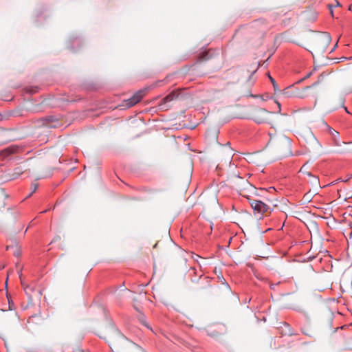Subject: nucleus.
<instances>
[{"label": "nucleus", "instance_id": "obj_1", "mask_svg": "<svg viewBox=\"0 0 352 352\" xmlns=\"http://www.w3.org/2000/svg\"><path fill=\"white\" fill-rule=\"evenodd\" d=\"M98 336L109 343L116 352H145L135 343L129 340L114 327H106Z\"/></svg>", "mask_w": 352, "mask_h": 352}, {"label": "nucleus", "instance_id": "obj_2", "mask_svg": "<svg viewBox=\"0 0 352 352\" xmlns=\"http://www.w3.org/2000/svg\"><path fill=\"white\" fill-rule=\"evenodd\" d=\"M331 42V36L327 32H310L305 38V47L313 56H321Z\"/></svg>", "mask_w": 352, "mask_h": 352}, {"label": "nucleus", "instance_id": "obj_3", "mask_svg": "<svg viewBox=\"0 0 352 352\" xmlns=\"http://www.w3.org/2000/svg\"><path fill=\"white\" fill-rule=\"evenodd\" d=\"M10 311L0 312V338L6 340L16 333L19 324V318L17 313L11 309Z\"/></svg>", "mask_w": 352, "mask_h": 352}, {"label": "nucleus", "instance_id": "obj_4", "mask_svg": "<svg viewBox=\"0 0 352 352\" xmlns=\"http://www.w3.org/2000/svg\"><path fill=\"white\" fill-rule=\"evenodd\" d=\"M270 144L272 146L270 156L266 158L265 162L279 160L292 155V145L290 140L285 136L271 139Z\"/></svg>", "mask_w": 352, "mask_h": 352}, {"label": "nucleus", "instance_id": "obj_5", "mask_svg": "<svg viewBox=\"0 0 352 352\" xmlns=\"http://www.w3.org/2000/svg\"><path fill=\"white\" fill-rule=\"evenodd\" d=\"M8 197L3 189L0 190V222L6 224H13L17 217L18 212L10 208H6L5 200Z\"/></svg>", "mask_w": 352, "mask_h": 352}, {"label": "nucleus", "instance_id": "obj_6", "mask_svg": "<svg viewBox=\"0 0 352 352\" xmlns=\"http://www.w3.org/2000/svg\"><path fill=\"white\" fill-rule=\"evenodd\" d=\"M270 28V25L266 21L258 19L250 24L248 28V32L252 34V39L261 41Z\"/></svg>", "mask_w": 352, "mask_h": 352}, {"label": "nucleus", "instance_id": "obj_7", "mask_svg": "<svg viewBox=\"0 0 352 352\" xmlns=\"http://www.w3.org/2000/svg\"><path fill=\"white\" fill-rule=\"evenodd\" d=\"M312 86L305 87L302 90H299L294 85L287 87L283 90L280 91V94L285 98H288L291 97H298V98H304L306 96L305 91L312 87Z\"/></svg>", "mask_w": 352, "mask_h": 352}, {"label": "nucleus", "instance_id": "obj_8", "mask_svg": "<svg viewBox=\"0 0 352 352\" xmlns=\"http://www.w3.org/2000/svg\"><path fill=\"white\" fill-rule=\"evenodd\" d=\"M272 113L264 109H256L252 113V119L257 123H265L271 122Z\"/></svg>", "mask_w": 352, "mask_h": 352}, {"label": "nucleus", "instance_id": "obj_9", "mask_svg": "<svg viewBox=\"0 0 352 352\" xmlns=\"http://www.w3.org/2000/svg\"><path fill=\"white\" fill-rule=\"evenodd\" d=\"M334 318L333 313L329 309H326L322 313L320 320L321 325L325 329L331 330L332 329V321Z\"/></svg>", "mask_w": 352, "mask_h": 352}, {"label": "nucleus", "instance_id": "obj_10", "mask_svg": "<svg viewBox=\"0 0 352 352\" xmlns=\"http://www.w3.org/2000/svg\"><path fill=\"white\" fill-rule=\"evenodd\" d=\"M249 203L254 210V212L263 214L267 212H270L269 206L264 202L248 198Z\"/></svg>", "mask_w": 352, "mask_h": 352}, {"label": "nucleus", "instance_id": "obj_11", "mask_svg": "<svg viewBox=\"0 0 352 352\" xmlns=\"http://www.w3.org/2000/svg\"><path fill=\"white\" fill-rule=\"evenodd\" d=\"M179 94L180 93L177 90H174L170 92L162 99V102L159 104L160 108L162 110H167L170 107V105L168 104V103L177 100L179 98Z\"/></svg>", "mask_w": 352, "mask_h": 352}, {"label": "nucleus", "instance_id": "obj_12", "mask_svg": "<svg viewBox=\"0 0 352 352\" xmlns=\"http://www.w3.org/2000/svg\"><path fill=\"white\" fill-rule=\"evenodd\" d=\"M144 95V91L140 90L135 93L131 98L126 100V106L131 107L138 103Z\"/></svg>", "mask_w": 352, "mask_h": 352}, {"label": "nucleus", "instance_id": "obj_13", "mask_svg": "<svg viewBox=\"0 0 352 352\" xmlns=\"http://www.w3.org/2000/svg\"><path fill=\"white\" fill-rule=\"evenodd\" d=\"M220 153H221V155L222 156H225L226 157V159H225L226 162H227V163H228L230 164L231 163V160H232V148L230 147L223 146L221 149Z\"/></svg>", "mask_w": 352, "mask_h": 352}, {"label": "nucleus", "instance_id": "obj_14", "mask_svg": "<svg viewBox=\"0 0 352 352\" xmlns=\"http://www.w3.org/2000/svg\"><path fill=\"white\" fill-rule=\"evenodd\" d=\"M305 175L310 177L309 182L316 188H320L319 178L313 175L310 172H305Z\"/></svg>", "mask_w": 352, "mask_h": 352}, {"label": "nucleus", "instance_id": "obj_15", "mask_svg": "<svg viewBox=\"0 0 352 352\" xmlns=\"http://www.w3.org/2000/svg\"><path fill=\"white\" fill-rule=\"evenodd\" d=\"M6 250H12L13 254L16 257L20 256L21 254L20 248L19 247V245L17 244L7 245Z\"/></svg>", "mask_w": 352, "mask_h": 352}, {"label": "nucleus", "instance_id": "obj_16", "mask_svg": "<svg viewBox=\"0 0 352 352\" xmlns=\"http://www.w3.org/2000/svg\"><path fill=\"white\" fill-rule=\"evenodd\" d=\"M198 287L197 289H206L208 287H209V281L206 278H199V280H198Z\"/></svg>", "mask_w": 352, "mask_h": 352}, {"label": "nucleus", "instance_id": "obj_17", "mask_svg": "<svg viewBox=\"0 0 352 352\" xmlns=\"http://www.w3.org/2000/svg\"><path fill=\"white\" fill-rule=\"evenodd\" d=\"M47 121H48V124H47L48 126H50V127H57L58 126V120H56L52 117H50L47 118Z\"/></svg>", "mask_w": 352, "mask_h": 352}, {"label": "nucleus", "instance_id": "obj_18", "mask_svg": "<svg viewBox=\"0 0 352 352\" xmlns=\"http://www.w3.org/2000/svg\"><path fill=\"white\" fill-rule=\"evenodd\" d=\"M235 178L242 182V186H243L244 188H248L249 187L252 188V186L247 180L243 179L241 177L239 176H235Z\"/></svg>", "mask_w": 352, "mask_h": 352}, {"label": "nucleus", "instance_id": "obj_19", "mask_svg": "<svg viewBox=\"0 0 352 352\" xmlns=\"http://www.w3.org/2000/svg\"><path fill=\"white\" fill-rule=\"evenodd\" d=\"M270 81L272 82V83L273 85L274 91L275 92H277V91L280 92L281 90H280L278 89V85L276 84V82L274 80V79L273 78H272L271 76H270Z\"/></svg>", "mask_w": 352, "mask_h": 352}, {"label": "nucleus", "instance_id": "obj_20", "mask_svg": "<svg viewBox=\"0 0 352 352\" xmlns=\"http://www.w3.org/2000/svg\"><path fill=\"white\" fill-rule=\"evenodd\" d=\"M329 133L334 138L338 137V132L331 128H329Z\"/></svg>", "mask_w": 352, "mask_h": 352}, {"label": "nucleus", "instance_id": "obj_21", "mask_svg": "<svg viewBox=\"0 0 352 352\" xmlns=\"http://www.w3.org/2000/svg\"><path fill=\"white\" fill-rule=\"evenodd\" d=\"M267 191V190L266 189H264V188H261L260 189V192L261 193H257L256 192H255V195H257V196H263V194L265 193Z\"/></svg>", "mask_w": 352, "mask_h": 352}, {"label": "nucleus", "instance_id": "obj_22", "mask_svg": "<svg viewBox=\"0 0 352 352\" xmlns=\"http://www.w3.org/2000/svg\"><path fill=\"white\" fill-rule=\"evenodd\" d=\"M300 172L305 174V172H308L307 171V163L305 164L300 169Z\"/></svg>", "mask_w": 352, "mask_h": 352}, {"label": "nucleus", "instance_id": "obj_23", "mask_svg": "<svg viewBox=\"0 0 352 352\" xmlns=\"http://www.w3.org/2000/svg\"><path fill=\"white\" fill-rule=\"evenodd\" d=\"M207 54H208V53H207V52H204V53H202V54L200 56V59H201V60H205V59H206V58H205V56H207Z\"/></svg>", "mask_w": 352, "mask_h": 352}, {"label": "nucleus", "instance_id": "obj_24", "mask_svg": "<svg viewBox=\"0 0 352 352\" xmlns=\"http://www.w3.org/2000/svg\"><path fill=\"white\" fill-rule=\"evenodd\" d=\"M19 278H20L21 281V284H22V285H23V280L22 279V273H21V269L19 270Z\"/></svg>", "mask_w": 352, "mask_h": 352}, {"label": "nucleus", "instance_id": "obj_25", "mask_svg": "<svg viewBox=\"0 0 352 352\" xmlns=\"http://www.w3.org/2000/svg\"><path fill=\"white\" fill-rule=\"evenodd\" d=\"M311 73H309V74H307L305 78H303L302 79L300 80L298 82H298H302V81L303 80H305V78H309V77L311 76Z\"/></svg>", "mask_w": 352, "mask_h": 352}, {"label": "nucleus", "instance_id": "obj_26", "mask_svg": "<svg viewBox=\"0 0 352 352\" xmlns=\"http://www.w3.org/2000/svg\"><path fill=\"white\" fill-rule=\"evenodd\" d=\"M72 352H82V351L79 348H76V349H73Z\"/></svg>", "mask_w": 352, "mask_h": 352}, {"label": "nucleus", "instance_id": "obj_27", "mask_svg": "<svg viewBox=\"0 0 352 352\" xmlns=\"http://www.w3.org/2000/svg\"><path fill=\"white\" fill-rule=\"evenodd\" d=\"M310 138H311V139L313 141H314V142H316L317 143V140H316V138H314V136L311 133L310 134Z\"/></svg>", "mask_w": 352, "mask_h": 352}, {"label": "nucleus", "instance_id": "obj_28", "mask_svg": "<svg viewBox=\"0 0 352 352\" xmlns=\"http://www.w3.org/2000/svg\"><path fill=\"white\" fill-rule=\"evenodd\" d=\"M304 197H306V199L308 200V201H310V197H309L307 194H305Z\"/></svg>", "mask_w": 352, "mask_h": 352}, {"label": "nucleus", "instance_id": "obj_29", "mask_svg": "<svg viewBox=\"0 0 352 352\" xmlns=\"http://www.w3.org/2000/svg\"><path fill=\"white\" fill-rule=\"evenodd\" d=\"M209 334H210V336H218V334H217V333H209Z\"/></svg>", "mask_w": 352, "mask_h": 352}, {"label": "nucleus", "instance_id": "obj_30", "mask_svg": "<svg viewBox=\"0 0 352 352\" xmlns=\"http://www.w3.org/2000/svg\"><path fill=\"white\" fill-rule=\"evenodd\" d=\"M36 188H37V184H34V190H33V192H35Z\"/></svg>", "mask_w": 352, "mask_h": 352}, {"label": "nucleus", "instance_id": "obj_31", "mask_svg": "<svg viewBox=\"0 0 352 352\" xmlns=\"http://www.w3.org/2000/svg\"><path fill=\"white\" fill-rule=\"evenodd\" d=\"M214 203L215 204V205H217V200L216 197H214Z\"/></svg>", "mask_w": 352, "mask_h": 352}, {"label": "nucleus", "instance_id": "obj_32", "mask_svg": "<svg viewBox=\"0 0 352 352\" xmlns=\"http://www.w3.org/2000/svg\"><path fill=\"white\" fill-rule=\"evenodd\" d=\"M269 190L270 191H271V190L275 191V188L273 187H271V188H270Z\"/></svg>", "mask_w": 352, "mask_h": 352}, {"label": "nucleus", "instance_id": "obj_33", "mask_svg": "<svg viewBox=\"0 0 352 352\" xmlns=\"http://www.w3.org/2000/svg\"><path fill=\"white\" fill-rule=\"evenodd\" d=\"M305 334L308 335L309 336H311V333H307L306 332H304Z\"/></svg>", "mask_w": 352, "mask_h": 352}, {"label": "nucleus", "instance_id": "obj_34", "mask_svg": "<svg viewBox=\"0 0 352 352\" xmlns=\"http://www.w3.org/2000/svg\"><path fill=\"white\" fill-rule=\"evenodd\" d=\"M336 5H337L338 6H340V3H339L338 1H337V2H336Z\"/></svg>", "mask_w": 352, "mask_h": 352}, {"label": "nucleus", "instance_id": "obj_35", "mask_svg": "<svg viewBox=\"0 0 352 352\" xmlns=\"http://www.w3.org/2000/svg\"><path fill=\"white\" fill-rule=\"evenodd\" d=\"M338 329V327H336L335 330H333V332H335Z\"/></svg>", "mask_w": 352, "mask_h": 352}, {"label": "nucleus", "instance_id": "obj_36", "mask_svg": "<svg viewBox=\"0 0 352 352\" xmlns=\"http://www.w3.org/2000/svg\"><path fill=\"white\" fill-rule=\"evenodd\" d=\"M157 245V243L155 244L154 248H156Z\"/></svg>", "mask_w": 352, "mask_h": 352}, {"label": "nucleus", "instance_id": "obj_37", "mask_svg": "<svg viewBox=\"0 0 352 352\" xmlns=\"http://www.w3.org/2000/svg\"><path fill=\"white\" fill-rule=\"evenodd\" d=\"M0 223H1V222H0ZM2 224H5V225H7L6 223H2Z\"/></svg>", "mask_w": 352, "mask_h": 352}]
</instances>
